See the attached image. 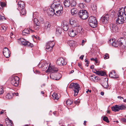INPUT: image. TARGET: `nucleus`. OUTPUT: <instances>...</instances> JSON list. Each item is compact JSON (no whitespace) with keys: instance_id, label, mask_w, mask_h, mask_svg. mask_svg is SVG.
<instances>
[{"instance_id":"f257e3e1","label":"nucleus","mask_w":126,"mask_h":126,"mask_svg":"<svg viewBox=\"0 0 126 126\" xmlns=\"http://www.w3.org/2000/svg\"><path fill=\"white\" fill-rule=\"evenodd\" d=\"M55 0L51 4V6L53 8L56 12V15L59 16L62 13L63 7L59 0Z\"/></svg>"},{"instance_id":"f03ea898","label":"nucleus","mask_w":126,"mask_h":126,"mask_svg":"<svg viewBox=\"0 0 126 126\" xmlns=\"http://www.w3.org/2000/svg\"><path fill=\"white\" fill-rule=\"evenodd\" d=\"M58 70L57 68L54 66H49L48 69L46 71V72H50L51 73L50 75V78L51 79H53L57 80L59 79V78L58 77H56V72H57Z\"/></svg>"},{"instance_id":"7ed1b4c3","label":"nucleus","mask_w":126,"mask_h":126,"mask_svg":"<svg viewBox=\"0 0 126 126\" xmlns=\"http://www.w3.org/2000/svg\"><path fill=\"white\" fill-rule=\"evenodd\" d=\"M118 18L116 20L117 24H122L123 23L126 22V17L122 15L120 12L118 11Z\"/></svg>"},{"instance_id":"20e7f679","label":"nucleus","mask_w":126,"mask_h":126,"mask_svg":"<svg viewBox=\"0 0 126 126\" xmlns=\"http://www.w3.org/2000/svg\"><path fill=\"white\" fill-rule=\"evenodd\" d=\"M69 87V88H72L74 91V96L78 95L79 91V88H80L79 85L77 83H72L70 84Z\"/></svg>"},{"instance_id":"39448f33","label":"nucleus","mask_w":126,"mask_h":126,"mask_svg":"<svg viewBox=\"0 0 126 126\" xmlns=\"http://www.w3.org/2000/svg\"><path fill=\"white\" fill-rule=\"evenodd\" d=\"M89 25L93 28L96 27L97 26V22L96 17L92 16L90 17L88 20Z\"/></svg>"},{"instance_id":"423d86ee","label":"nucleus","mask_w":126,"mask_h":126,"mask_svg":"<svg viewBox=\"0 0 126 126\" xmlns=\"http://www.w3.org/2000/svg\"><path fill=\"white\" fill-rule=\"evenodd\" d=\"M78 14L80 18L83 20L86 19L89 16L87 11L85 10H80Z\"/></svg>"},{"instance_id":"0eeeda50","label":"nucleus","mask_w":126,"mask_h":126,"mask_svg":"<svg viewBox=\"0 0 126 126\" xmlns=\"http://www.w3.org/2000/svg\"><path fill=\"white\" fill-rule=\"evenodd\" d=\"M19 42L21 43L22 44L25 46H27L30 47H32L33 46V44H31L25 39L22 38L18 39Z\"/></svg>"},{"instance_id":"6e6552de","label":"nucleus","mask_w":126,"mask_h":126,"mask_svg":"<svg viewBox=\"0 0 126 126\" xmlns=\"http://www.w3.org/2000/svg\"><path fill=\"white\" fill-rule=\"evenodd\" d=\"M19 78L17 76L12 77L11 82L12 84L16 87H17L19 83Z\"/></svg>"},{"instance_id":"1a4fd4ad","label":"nucleus","mask_w":126,"mask_h":126,"mask_svg":"<svg viewBox=\"0 0 126 126\" xmlns=\"http://www.w3.org/2000/svg\"><path fill=\"white\" fill-rule=\"evenodd\" d=\"M55 45V42L53 41H50L47 43L46 45V49L49 50L48 51L51 50Z\"/></svg>"},{"instance_id":"9d476101","label":"nucleus","mask_w":126,"mask_h":126,"mask_svg":"<svg viewBox=\"0 0 126 126\" xmlns=\"http://www.w3.org/2000/svg\"><path fill=\"white\" fill-rule=\"evenodd\" d=\"M110 16L109 15L107 14L104 15L100 19L103 23L106 24L109 22Z\"/></svg>"},{"instance_id":"9b49d317","label":"nucleus","mask_w":126,"mask_h":126,"mask_svg":"<svg viewBox=\"0 0 126 126\" xmlns=\"http://www.w3.org/2000/svg\"><path fill=\"white\" fill-rule=\"evenodd\" d=\"M77 34V32L75 29L70 28L69 29L68 34L70 37H74Z\"/></svg>"},{"instance_id":"f8f14e48","label":"nucleus","mask_w":126,"mask_h":126,"mask_svg":"<svg viewBox=\"0 0 126 126\" xmlns=\"http://www.w3.org/2000/svg\"><path fill=\"white\" fill-rule=\"evenodd\" d=\"M65 60V59L63 58H58L56 61V63L59 66L64 65L66 64Z\"/></svg>"},{"instance_id":"ddd939ff","label":"nucleus","mask_w":126,"mask_h":126,"mask_svg":"<svg viewBox=\"0 0 126 126\" xmlns=\"http://www.w3.org/2000/svg\"><path fill=\"white\" fill-rule=\"evenodd\" d=\"M118 41L119 46L123 45L125 47H126V39L125 38H119L118 39Z\"/></svg>"},{"instance_id":"4468645a","label":"nucleus","mask_w":126,"mask_h":126,"mask_svg":"<svg viewBox=\"0 0 126 126\" xmlns=\"http://www.w3.org/2000/svg\"><path fill=\"white\" fill-rule=\"evenodd\" d=\"M34 28L35 30H38L40 27V23L39 21L36 18L34 19Z\"/></svg>"},{"instance_id":"2eb2a0df","label":"nucleus","mask_w":126,"mask_h":126,"mask_svg":"<svg viewBox=\"0 0 126 126\" xmlns=\"http://www.w3.org/2000/svg\"><path fill=\"white\" fill-rule=\"evenodd\" d=\"M47 12L48 14L50 16H52L54 14L56 15V12L54 10L53 8L51 7V5L50 8H47Z\"/></svg>"},{"instance_id":"dca6fc26","label":"nucleus","mask_w":126,"mask_h":126,"mask_svg":"<svg viewBox=\"0 0 126 126\" xmlns=\"http://www.w3.org/2000/svg\"><path fill=\"white\" fill-rule=\"evenodd\" d=\"M3 53L4 55L7 58L10 56V53L9 49L6 47H5L3 50Z\"/></svg>"},{"instance_id":"f3484780","label":"nucleus","mask_w":126,"mask_h":126,"mask_svg":"<svg viewBox=\"0 0 126 126\" xmlns=\"http://www.w3.org/2000/svg\"><path fill=\"white\" fill-rule=\"evenodd\" d=\"M110 28L112 32H116L118 31V28L116 24H111L110 26Z\"/></svg>"},{"instance_id":"a211bd4d","label":"nucleus","mask_w":126,"mask_h":126,"mask_svg":"<svg viewBox=\"0 0 126 126\" xmlns=\"http://www.w3.org/2000/svg\"><path fill=\"white\" fill-rule=\"evenodd\" d=\"M30 31L32 32H34V31H32L30 28L25 29L23 31L22 34L23 35L27 36L30 34Z\"/></svg>"},{"instance_id":"6ab92c4d","label":"nucleus","mask_w":126,"mask_h":126,"mask_svg":"<svg viewBox=\"0 0 126 126\" xmlns=\"http://www.w3.org/2000/svg\"><path fill=\"white\" fill-rule=\"evenodd\" d=\"M108 42L110 44V45L111 44L114 47H118L119 45L118 41L117 42L116 41H115L112 39H110L109 41Z\"/></svg>"},{"instance_id":"aec40b11","label":"nucleus","mask_w":126,"mask_h":126,"mask_svg":"<svg viewBox=\"0 0 126 126\" xmlns=\"http://www.w3.org/2000/svg\"><path fill=\"white\" fill-rule=\"evenodd\" d=\"M44 26L43 27L44 30L48 31L50 29L51 25L48 22H47L45 23L44 24Z\"/></svg>"},{"instance_id":"412c9836","label":"nucleus","mask_w":126,"mask_h":126,"mask_svg":"<svg viewBox=\"0 0 126 126\" xmlns=\"http://www.w3.org/2000/svg\"><path fill=\"white\" fill-rule=\"evenodd\" d=\"M109 76L110 77L115 79L118 78V76L115 74V72L114 71H112L110 72Z\"/></svg>"},{"instance_id":"4be33fe9","label":"nucleus","mask_w":126,"mask_h":126,"mask_svg":"<svg viewBox=\"0 0 126 126\" xmlns=\"http://www.w3.org/2000/svg\"><path fill=\"white\" fill-rule=\"evenodd\" d=\"M62 27L63 30L65 31H67L69 27L68 26V23L66 21H64L62 24Z\"/></svg>"},{"instance_id":"5701e85b","label":"nucleus","mask_w":126,"mask_h":126,"mask_svg":"<svg viewBox=\"0 0 126 126\" xmlns=\"http://www.w3.org/2000/svg\"><path fill=\"white\" fill-rule=\"evenodd\" d=\"M18 5V8L19 10H21L22 8H25V4L23 2L21 1H19Z\"/></svg>"},{"instance_id":"b1692460","label":"nucleus","mask_w":126,"mask_h":126,"mask_svg":"<svg viewBox=\"0 0 126 126\" xmlns=\"http://www.w3.org/2000/svg\"><path fill=\"white\" fill-rule=\"evenodd\" d=\"M94 73L98 75H100L101 76H104L106 75L105 72L102 71H99L95 70V71L94 72Z\"/></svg>"},{"instance_id":"393cba45","label":"nucleus","mask_w":126,"mask_h":126,"mask_svg":"<svg viewBox=\"0 0 126 126\" xmlns=\"http://www.w3.org/2000/svg\"><path fill=\"white\" fill-rule=\"evenodd\" d=\"M119 11L120 12L122 15H123L126 17V6L124 8H122L120 9V10H119Z\"/></svg>"},{"instance_id":"a878e982","label":"nucleus","mask_w":126,"mask_h":126,"mask_svg":"<svg viewBox=\"0 0 126 126\" xmlns=\"http://www.w3.org/2000/svg\"><path fill=\"white\" fill-rule=\"evenodd\" d=\"M70 24L73 27H75L77 26V22L72 19H71L69 21Z\"/></svg>"},{"instance_id":"bb28decb","label":"nucleus","mask_w":126,"mask_h":126,"mask_svg":"<svg viewBox=\"0 0 126 126\" xmlns=\"http://www.w3.org/2000/svg\"><path fill=\"white\" fill-rule=\"evenodd\" d=\"M76 31L77 33H82L83 32V30L82 29V28L81 26H78L77 27Z\"/></svg>"},{"instance_id":"cd10ccee","label":"nucleus","mask_w":126,"mask_h":126,"mask_svg":"<svg viewBox=\"0 0 126 126\" xmlns=\"http://www.w3.org/2000/svg\"><path fill=\"white\" fill-rule=\"evenodd\" d=\"M63 4L65 7H68L70 6V3L69 0H65L63 2Z\"/></svg>"},{"instance_id":"c85d7f7f","label":"nucleus","mask_w":126,"mask_h":126,"mask_svg":"<svg viewBox=\"0 0 126 126\" xmlns=\"http://www.w3.org/2000/svg\"><path fill=\"white\" fill-rule=\"evenodd\" d=\"M13 95L14 94H13V93L11 92L7 94L6 97L7 99H11L12 98Z\"/></svg>"},{"instance_id":"c756f323","label":"nucleus","mask_w":126,"mask_h":126,"mask_svg":"<svg viewBox=\"0 0 126 126\" xmlns=\"http://www.w3.org/2000/svg\"><path fill=\"white\" fill-rule=\"evenodd\" d=\"M20 12L21 16L22 15H25L26 13V11L25 8H22L21 10H20Z\"/></svg>"},{"instance_id":"7c9ffc66","label":"nucleus","mask_w":126,"mask_h":126,"mask_svg":"<svg viewBox=\"0 0 126 126\" xmlns=\"http://www.w3.org/2000/svg\"><path fill=\"white\" fill-rule=\"evenodd\" d=\"M78 10L76 8H74L72 9L71 10V13L73 15H75L78 12Z\"/></svg>"},{"instance_id":"2f4dec72","label":"nucleus","mask_w":126,"mask_h":126,"mask_svg":"<svg viewBox=\"0 0 126 126\" xmlns=\"http://www.w3.org/2000/svg\"><path fill=\"white\" fill-rule=\"evenodd\" d=\"M112 110L114 112L118 111H119V108L118 105H116L114 106L111 107Z\"/></svg>"},{"instance_id":"473e14b6","label":"nucleus","mask_w":126,"mask_h":126,"mask_svg":"<svg viewBox=\"0 0 126 126\" xmlns=\"http://www.w3.org/2000/svg\"><path fill=\"white\" fill-rule=\"evenodd\" d=\"M73 101L72 100L68 99L66 101V104L67 105L69 106L71 105L73 103Z\"/></svg>"},{"instance_id":"72a5a7b5","label":"nucleus","mask_w":126,"mask_h":126,"mask_svg":"<svg viewBox=\"0 0 126 126\" xmlns=\"http://www.w3.org/2000/svg\"><path fill=\"white\" fill-rule=\"evenodd\" d=\"M61 33V29L60 28H57L56 31V34L58 35L60 34Z\"/></svg>"},{"instance_id":"f704fd0d","label":"nucleus","mask_w":126,"mask_h":126,"mask_svg":"<svg viewBox=\"0 0 126 126\" xmlns=\"http://www.w3.org/2000/svg\"><path fill=\"white\" fill-rule=\"evenodd\" d=\"M119 108V110H123L125 109L126 108V107L124 105L121 104V105H118Z\"/></svg>"},{"instance_id":"c9c22d12","label":"nucleus","mask_w":126,"mask_h":126,"mask_svg":"<svg viewBox=\"0 0 126 126\" xmlns=\"http://www.w3.org/2000/svg\"><path fill=\"white\" fill-rule=\"evenodd\" d=\"M52 96L53 97V99L54 100H58L59 99L58 97V95L57 93L54 94H53L52 95Z\"/></svg>"},{"instance_id":"e433bc0d","label":"nucleus","mask_w":126,"mask_h":126,"mask_svg":"<svg viewBox=\"0 0 126 126\" xmlns=\"http://www.w3.org/2000/svg\"><path fill=\"white\" fill-rule=\"evenodd\" d=\"M79 6L81 9H84L86 7V5L84 3H82L79 4Z\"/></svg>"},{"instance_id":"4c0bfd02","label":"nucleus","mask_w":126,"mask_h":126,"mask_svg":"<svg viewBox=\"0 0 126 126\" xmlns=\"http://www.w3.org/2000/svg\"><path fill=\"white\" fill-rule=\"evenodd\" d=\"M4 88L2 86H0V95L2 94L4 92Z\"/></svg>"},{"instance_id":"58836bf2","label":"nucleus","mask_w":126,"mask_h":126,"mask_svg":"<svg viewBox=\"0 0 126 126\" xmlns=\"http://www.w3.org/2000/svg\"><path fill=\"white\" fill-rule=\"evenodd\" d=\"M90 78L91 80H95L97 79H98V77L94 75L91 76H90Z\"/></svg>"},{"instance_id":"ea45409f","label":"nucleus","mask_w":126,"mask_h":126,"mask_svg":"<svg viewBox=\"0 0 126 126\" xmlns=\"http://www.w3.org/2000/svg\"><path fill=\"white\" fill-rule=\"evenodd\" d=\"M76 4V1H72L71 2V3L70 4V5L71 6L74 7L75 6Z\"/></svg>"},{"instance_id":"a19ab883","label":"nucleus","mask_w":126,"mask_h":126,"mask_svg":"<svg viewBox=\"0 0 126 126\" xmlns=\"http://www.w3.org/2000/svg\"><path fill=\"white\" fill-rule=\"evenodd\" d=\"M102 85L105 88H107L108 87V82L106 81L104 83L103 85L102 84Z\"/></svg>"},{"instance_id":"79ce46f5","label":"nucleus","mask_w":126,"mask_h":126,"mask_svg":"<svg viewBox=\"0 0 126 126\" xmlns=\"http://www.w3.org/2000/svg\"><path fill=\"white\" fill-rule=\"evenodd\" d=\"M7 27L6 26H2L1 28V29L3 30V32H5L7 30Z\"/></svg>"},{"instance_id":"37998d69","label":"nucleus","mask_w":126,"mask_h":126,"mask_svg":"<svg viewBox=\"0 0 126 126\" xmlns=\"http://www.w3.org/2000/svg\"><path fill=\"white\" fill-rule=\"evenodd\" d=\"M103 120L107 123H109V121L108 117L106 116H104L103 119Z\"/></svg>"},{"instance_id":"c03bdc74","label":"nucleus","mask_w":126,"mask_h":126,"mask_svg":"<svg viewBox=\"0 0 126 126\" xmlns=\"http://www.w3.org/2000/svg\"><path fill=\"white\" fill-rule=\"evenodd\" d=\"M6 124L7 126H12V121H10V122L8 123L6 122Z\"/></svg>"},{"instance_id":"a18cd8bd","label":"nucleus","mask_w":126,"mask_h":126,"mask_svg":"<svg viewBox=\"0 0 126 126\" xmlns=\"http://www.w3.org/2000/svg\"><path fill=\"white\" fill-rule=\"evenodd\" d=\"M104 58L105 59H108L109 58V54L106 53L104 56Z\"/></svg>"},{"instance_id":"49530a36","label":"nucleus","mask_w":126,"mask_h":126,"mask_svg":"<svg viewBox=\"0 0 126 126\" xmlns=\"http://www.w3.org/2000/svg\"><path fill=\"white\" fill-rule=\"evenodd\" d=\"M0 4L2 7H4L6 5V4L5 2H0Z\"/></svg>"},{"instance_id":"de8ad7c7","label":"nucleus","mask_w":126,"mask_h":126,"mask_svg":"<svg viewBox=\"0 0 126 126\" xmlns=\"http://www.w3.org/2000/svg\"><path fill=\"white\" fill-rule=\"evenodd\" d=\"M41 65H42V64L41 63L39 64V65H38L39 67V68H41V67H44V68H47V67H46V65H47V64H46V65H45V66H41Z\"/></svg>"},{"instance_id":"09e8293b","label":"nucleus","mask_w":126,"mask_h":126,"mask_svg":"<svg viewBox=\"0 0 126 126\" xmlns=\"http://www.w3.org/2000/svg\"><path fill=\"white\" fill-rule=\"evenodd\" d=\"M56 76H57L59 78V79L61 78L62 75H61L59 74V73H56Z\"/></svg>"},{"instance_id":"8fccbe9b","label":"nucleus","mask_w":126,"mask_h":126,"mask_svg":"<svg viewBox=\"0 0 126 126\" xmlns=\"http://www.w3.org/2000/svg\"><path fill=\"white\" fill-rule=\"evenodd\" d=\"M86 42V40H82V46H83L84 44Z\"/></svg>"},{"instance_id":"3c124183","label":"nucleus","mask_w":126,"mask_h":126,"mask_svg":"<svg viewBox=\"0 0 126 126\" xmlns=\"http://www.w3.org/2000/svg\"><path fill=\"white\" fill-rule=\"evenodd\" d=\"M95 63L97 64V65H98L99 63V62L97 60L96 58H95Z\"/></svg>"},{"instance_id":"603ef678","label":"nucleus","mask_w":126,"mask_h":126,"mask_svg":"<svg viewBox=\"0 0 126 126\" xmlns=\"http://www.w3.org/2000/svg\"><path fill=\"white\" fill-rule=\"evenodd\" d=\"M121 121L124 123H126V119L124 118H122L121 119Z\"/></svg>"},{"instance_id":"864d4df0","label":"nucleus","mask_w":126,"mask_h":126,"mask_svg":"<svg viewBox=\"0 0 126 126\" xmlns=\"http://www.w3.org/2000/svg\"><path fill=\"white\" fill-rule=\"evenodd\" d=\"M14 29V30H13V31H12L11 32V34H12V35H13V32H14L15 31V28H11V29Z\"/></svg>"},{"instance_id":"5fc2aeb1","label":"nucleus","mask_w":126,"mask_h":126,"mask_svg":"<svg viewBox=\"0 0 126 126\" xmlns=\"http://www.w3.org/2000/svg\"><path fill=\"white\" fill-rule=\"evenodd\" d=\"M79 103V101H74V103L76 104H78Z\"/></svg>"},{"instance_id":"6e6d98bb","label":"nucleus","mask_w":126,"mask_h":126,"mask_svg":"<svg viewBox=\"0 0 126 126\" xmlns=\"http://www.w3.org/2000/svg\"><path fill=\"white\" fill-rule=\"evenodd\" d=\"M84 57V55H82L79 58L81 60L83 59V58Z\"/></svg>"},{"instance_id":"4d7b16f0","label":"nucleus","mask_w":126,"mask_h":126,"mask_svg":"<svg viewBox=\"0 0 126 126\" xmlns=\"http://www.w3.org/2000/svg\"><path fill=\"white\" fill-rule=\"evenodd\" d=\"M0 18H1V19H6V18L5 17H4V16H1L0 15Z\"/></svg>"},{"instance_id":"13d9d810","label":"nucleus","mask_w":126,"mask_h":126,"mask_svg":"<svg viewBox=\"0 0 126 126\" xmlns=\"http://www.w3.org/2000/svg\"><path fill=\"white\" fill-rule=\"evenodd\" d=\"M34 37L36 39H38L39 40H40V38L38 36H34Z\"/></svg>"},{"instance_id":"bf43d9fd","label":"nucleus","mask_w":126,"mask_h":126,"mask_svg":"<svg viewBox=\"0 0 126 126\" xmlns=\"http://www.w3.org/2000/svg\"><path fill=\"white\" fill-rule=\"evenodd\" d=\"M84 1L88 3L91 0H83Z\"/></svg>"},{"instance_id":"052dcab7","label":"nucleus","mask_w":126,"mask_h":126,"mask_svg":"<svg viewBox=\"0 0 126 126\" xmlns=\"http://www.w3.org/2000/svg\"><path fill=\"white\" fill-rule=\"evenodd\" d=\"M5 110H2L0 112V114H2Z\"/></svg>"},{"instance_id":"680f3d73","label":"nucleus","mask_w":126,"mask_h":126,"mask_svg":"<svg viewBox=\"0 0 126 126\" xmlns=\"http://www.w3.org/2000/svg\"><path fill=\"white\" fill-rule=\"evenodd\" d=\"M13 94H14L13 96H14L16 95V96H17L18 95V94L17 93H13Z\"/></svg>"},{"instance_id":"e2e57ef3","label":"nucleus","mask_w":126,"mask_h":126,"mask_svg":"<svg viewBox=\"0 0 126 126\" xmlns=\"http://www.w3.org/2000/svg\"><path fill=\"white\" fill-rule=\"evenodd\" d=\"M88 92H89L90 93H91V90H89V89H88L87 91H86V93H87Z\"/></svg>"},{"instance_id":"0e129e2a","label":"nucleus","mask_w":126,"mask_h":126,"mask_svg":"<svg viewBox=\"0 0 126 126\" xmlns=\"http://www.w3.org/2000/svg\"><path fill=\"white\" fill-rule=\"evenodd\" d=\"M89 63V62H88L86 64V66L87 67L88 66Z\"/></svg>"},{"instance_id":"69168bd1","label":"nucleus","mask_w":126,"mask_h":126,"mask_svg":"<svg viewBox=\"0 0 126 126\" xmlns=\"http://www.w3.org/2000/svg\"><path fill=\"white\" fill-rule=\"evenodd\" d=\"M94 68V65H92L91 66L90 68L91 69H93Z\"/></svg>"},{"instance_id":"338daca9","label":"nucleus","mask_w":126,"mask_h":126,"mask_svg":"<svg viewBox=\"0 0 126 126\" xmlns=\"http://www.w3.org/2000/svg\"><path fill=\"white\" fill-rule=\"evenodd\" d=\"M117 97L118 98H119L120 99H121V98L123 99V97H121V96H118Z\"/></svg>"},{"instance_id":"774afa93","label":"nucleus","mask_w":126,"mask_h":126,"mask_svg":"<svg viewBox=\"0 0 126 126\" xmlns=\"http://www.w3.org/2000/svg\"><path fill=\"white\" fill-rule=\"evenodd\" d=\"M87 122L86 121H84V123L83 124L85 126L86 125V123Z\"/></svg>"}]
</instances>
